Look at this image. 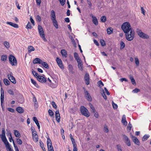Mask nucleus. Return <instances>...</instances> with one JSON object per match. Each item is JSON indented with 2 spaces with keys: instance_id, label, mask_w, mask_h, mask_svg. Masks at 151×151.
Instances as JSON below:
<instances>
[{
  "instance_id": "nucleus-1",
  "label": "nucleus",
  "mask_w": 151,
  "mask_h": 151,
  "mask_svg": "<svg viewBox=\"0 0 151 151\" xmlns=\"http://www.w3.org/2000/svg\"><path fill=\"white\" fill-rule=\"evenodd\" d=\"M121 28L124 33L129 32L131 30H133L130 23L126 22L123 24L121 26Z\"/></svg>"
},
{
  "instance_id": "nucleus-2",
  "label": "nucleus",
  "mask_w": 151,
  "mask_h": 151,
  "mask_svg": "<svg viewBox=\"0 0 151 151\" xmlns=\"http://www.w3.org/2000/svg\"><path fill=\"white\" fill-rule=\"evenodd\" d=\"M125 33L126 38L128 41H131L132 40L134 37V32L133 30Z\"/></svg>"
},
{
  "instance_id": "nucleus-3",
  "label": "nucleus",
  "mask_w": 151,
  "mask_h": 151,
  "mask_svg": "<svg viewBox=\"0 0 151 151\" xmlns=\"http://www.w3.org/2000/svg\"><path fill=\"white\" fill-rule=\"evenodd\" d=\"M136 32L138 36L141 38L144 39H148L149 38V36L142 32L140 29H137L136 30Z\"/></svg>"
},
{
  "instance_id": "nucleus-4",
  "label": "nucleus",
  "mask_w": 151,
  "mask_h": 151,
  "mask_svg": "<svg viewBox=\"0 0 151 151\" xmlns=\"http://www.w3.org/2000/svg\"><path fill=\"white\" fill-rule=\"evenodd\" d=\"M81 111L82 114L88 117L90 114L88 110L83 106L81 107Z\"/></svg>"
},
{
  "instance_id": "nucleus-5",
  "label": "nucleus",
  "mask_w": 151,
  "mask_h": 151,
  "mask_svg": "<svg viewBox=\"0 0 151 151\" xmlns=\"http://www.w3.org/2000/svg\"><path fill=\"white\" fill-rule=\"evenodd\" d=\"M9 60L10 63L12 65H16L17 64V60L15 58L13 55H11L9 56Z\"/></svg>"
},
{
  "instance_id": "nucleus-6",
  "label": "nucleus",
  "mask_w": 151,
  "mask_h": 151,
  "mask_svg": "<svg viewBox=\"0 0 151 151\" xmlns=\"http://www.w3.org/2000/svg\"><path fill=\"white\" fill-rule=\"evenodd\" d=\"M47 144L48 151H54L51 140L50 138H47Z\"/></svg>"
},
{
  "instance_id": "nucleus-7",
  "label": "nucleus",
  "mask_w": 151,
  "mask_h": 151,
  "mask_svg": "<svg viewBox=\"0 0 151 151\" xmlns=\"http://www.w3.org/2000/svg\"><path fill=\"white\" fill-rule=\"evenodd\" d=\"M122 136L123 137V139L125 143L127 146H130L131 145L130 142L128 137L124 134H122Z\"/></svg>"
},
{
  "instance_id": "nucleus-8",
  "label": "nucleus",
  "mask_w": 151,
  "mask_h": 151,
  "mask_svg": "<svg viewBox=\"0 0 151 151\" xmlns=\"http://www.w3.org/2000/svg\"><path fill=\"white\" fill-rule=\"evenodd\" d=\"M8 77L10 81L14 84L16 83V81L14 78L12 76V73H11L8 75Z\"/></svg>"
},
{
  "instance_id": "nucleus-9",
  "label": "nucleus",
  "mask_w": 151,
  "mask_h": 151,
  "mask_svg": "<svg viewBox=\"0 0 151 151\" xmlns=\"http://www.w3.org/2000/svg\"><path fill=\"white\" fill-rule=\"evenodd\" d=\"M84 93L85 94V96L87 98V99L89 101H92V99L88 92L85 89L84 90Z\"/></svg>"
},
{
  "instance_id": "nucleus-10",
  "label": "nucleus",
  "mask_w": 151,
  "mask_h": 151,
  "mask_svg": "<svg viewBox=\"0 0 151 151\" xmlns=\"http://www.w3.org/2000/svg\"><path fill=\"white\" fill-rule=\"evenodd\" d=\"M37 80L40 82L42 83L45 82L46 79L45 78L42 76H39L37 77Z\"/></svg>"
},
{
  "instance_id": "nucleus-11",
  "label": "nucleus",
  "mask_w": 151,
  "mask_h": 151,
  "mask_svg": "<svg viewBox=\"0 0 151 151\" xmlns=\"http://www.w3.org/2000/svg\"><path fill=\"white\" fill-rule=\"evenodd\" d=\"M84 79L86 84L87 85H88L89 83V76L88 73H86L84 76Z\"/></svg>"
},
{
  "instance_id": "nucleus-12",
  "label": "nucleus",
  "mask_w": 151,
  "mask_h": 151,
  "mask_svg": "<svg viewBox=\"0 0 151 151\" xmlns=\"http://www.w3.org/2000/svg\"><path fill=\"white\" fill-rule=\"evenodd\" d=\"M56 61L60 67L61 69H63L64 68V66L63 65L62 62L61 60L57 57L56 58Z\"/></svg>"
},
{
  "instance_id": "nucleus-13",
  "label": "nucleus",
  "mask_w": 151,
  "mask_h": 151,
  "mask_svg": "<svg viewBox=\"0 0 151 151\" xmlns=\"http://www.w3.org/2000/svg\"><path fill=\"white\" fill-rule=\"evenodd\" d=\"M132 139L135 144L138 145H139V142L136 137L132 136Z\"/></svg>"
},
{
  "instance_id": "nucleus-14",
  "label": "nucleus",
  "mask_w": 151,
  "mask_h": 151,
  "mask_svg": "<svg viewBox=\"0 0 151 151\" xmlns=\"http://www.w3.org/2000/svg\"><path fill=\"white\" fill-rule=\"evenodd\" d=\"M55 114L56 119L58 122H60V117L59 111L57 110L55 112Z\"/></svg>"
},
{
  "instance_id": "nucleus-15",
  "label": "nucleus",
  "mask_w": 151,
  "mask_h": 151,
  "mask_svg": "<svg viewBox=\"0 0 151 151\" xmlns=\"http://www.w3.org/2000/svg\"><path fill=\"white\" fill-rule=\"evenodd\" d=\"M51 19L52 20L56 19L55 12L53 10H52L51 12Z\"/></svg>"
},
{
  "instance_id": "nucleus-16",
  "label": "nucleus",
  "mask_w": 151,
  "mask_h": 151,
  "mask_svg": "<svg viewBox=\"0 0 151 151\" xmlns=\"http://www.w3.org/2000/svg\"><path fill=\"white\" fill-rule=\"evenodd\" d=\"M42 62V60L40 58H36L33 61V63L34 64L39 63L40 64Z\"/></svg>"
},
{
  "instance_id": "nucleus-17",
  "label": "nucleus",
  "mask_w": 151,
  "mask_h": 151,
  "mask_svg": "<svg viewBox=\"0 0 151 151\" xmlns=\"http://www.w3.org/2000/svg\"><path fill=\"white\" fill-rule=\"evenodd\" d=\"M122 123L125 126L127 125V122L126 119V116L125 115H123L122 120Z\"/></svg>"
},
{
  "instance_id": "nucleus-18",
  "label": "nucleus",
  "mask_w": 151,
  "mask_h": 151,
  "mask_svg": "<svg viewBox=\"0 0 151 151\" xmlns=\"http://www.w3.org/2000/svg\"><path fill=\"white\" fill-rule=\"evenodd\" d=\"M77 63L78 64V68L80 70H83V65L82 63V61L81 60L80 61H78Z\"/></svg>"
},
{
  "instance_id": "nucleus-19",
  "label": "nucleus",
  "mask_w": 151,
  "mask_h": 151,
  "mask_svg": "<svg viewBox=\"0 0 151 151\" xmlns=\"http://www.w3.org/2000/svg\"><path fill=\"white\" fill-rule=\"evenodd\" d=\"M33 120L34 121L35 123L37 125L38 127V128L39 129H40V124L38 122V121L37 119V118L36 117H33Z\"/></svg>"
},
{
  "instance_id": "nucleus-20",
  "label": "nucleus",
  "mask_w": 151,
  "mask_h": 151,
  "mask_svg": "<svg viewBox=\"0 0 151 151\" xmlns=\"http://www.w3.org/2000/svg\"><path fill=\"white\" fill-rule=\"evenodd\" d=\"M6 23L7 24H9L14 28H18V25L17 24L13 23L11 22H7Z\"/></svg>"
},
{
  "instance_id": "nucleus-21",
  "label": "nucleus",
  "mask_w": 151,
  "mask_h": 151,
  "mask_svg": "<svg viewBox=\"0 0 151 151\" xmlns=\"http://www.w3.org/2000/svg\"><path fill=\"white\" fill-rule=\"evenodd\" d=\"M92 22L93 23L96 25H97L98 24V22L96 18L93 16L92 17Z\"/></svg>"
},
{
  "instance_id": "nucleus-22",
  "label": "nucleus",
  "mask_w": 151,
  "mask_h": 151,
  "mask_svg": "<svg viewBox=\"0 0 151 151\" xmlns=\"http://www.w3.org/2000/svg\"><path fill=\"white\" fill-rule=\"evenodd\" d=\"M33 139L34 141L35 142H37L38 140V137L37 135V133H35V135L34 134H32Z\"/></svg>"
},
{
  "instance_id": "nucleus-23",
  "label": "nucleus",
  "mask_w": 151,
  "mask_h": 151,
  "mask_svg": "<svg viewBox=\"0 0 151 151\" xmlns=\"http://www.w3.org/2000/svg\"><path fill=\"white\" fill-rule=\"evenodd\" d=\"M40 36L42 38L43 40L45 41H46L45 37V35L44 33V31H41L39 32Z\"/></svg>"
},
{
  "instance_id": "nucleus-24",
  "label": "nucleus",
  "mask_w": 151,
  "mask_h": 151,
  "mask_svg": "<svg viewBox=\"0 0 151 151\" xmlns=\"http://www.w3.org/2000/svg\"><path fill=\"white\" fill-rule=\"evenodd\" d=\"M16 111L19 113H22L24 112V110L22 107H19L16 109Z\"/></svg>"
},
{
  "instance_id": "nucleus-25",
  "label": "nucleus",
  "mask_w": 151,
  "mask_h": 151,
  "mask_svg": "<svg viewBox=\"0 0 151 151\" xmlns=\"http://www.w3.org/2000/svg\"><path fill=\"white\" fill-rule=\"evenodd\" d=\"M61 52L62 56L63 57L66 58L67 57V53L66 51L64 49L61 50Z\"/></svg>"
},
{
  "instance_id": "nucleus-26",
  "label": "nucleus",
  "mask_w": 151,
  "mask_h": 151,
  "mask_svg": "<svg viewBox=\"0 0 151 151\" xmlns=\"http://www.w3.org/2000/svg\"><path fill=\"white\" fill-rule=\"evenodd\" d=\"M14 133L15 136L17 137H20L21 135L19 132L16 130H14Z\"/></svg>"
},
{
  "instance_id": "nucleus-27",
  "label": "nucleus",
  "mask_w": 151,
  "mask_h": 151,
  "mask_svg": "<svg viewBox=\"0 0 151 151\" xmlns=\"http://www.w3.org/2000/svg\"><path fill=\"white\" fill-rule=\"evenodd\" d=\"M53 23V24L54 27L58 29V25L57 21L55 19L52 20Z\"/></svg>"
},
{
  "instance_id": "nucleus-28",
  "label": "nucleus",
  "mask_w": 151,
  "mask_h": 151,
  "mask_svg": "<svg viewBox=\"0 0 151 151\" xmlns=\"http://www.w3.org/2000/svg\"><path fill=\"white\" fill-rule=\"evenodd\" d=\"M39 143L40 144V146L42 148V150L43 151H46L45 148L44 147V145L43 143L40 140L39 141Z\"/></svg>"
},
{
  "instance_id": "nucleus-29",
  "label": "nucleus",
  "mask_w": 151,
  "mask_h": 151,
  "mask_svg": "<svg viewBox=\"0 0 151 151\" xmlns=\"http://www.w3.org/2000/svg\"><path fill=\"white\" fill-rule=\"evenodd\" d=\"M74 56L75 57V58L76 60H77V62L78 61H80L81 60L80 58L78 57V54L76 52H74Z\"/></svg>"
},
{
  "instance_id": "nucleus-30",
  "label": "nucleus",
  "mask_w": 151,
  "mask_h": 151,
  "mask_svg": "<svg viewBox=\"0 0 151 151\" xmlns=\"http://www.w3.org/2000/svg\"><path fill=\"white\" fill-rule=\"evenodd\" d=\"M4 44L5 47L7 49H8L10 47L9 43L7 41H5L4 42Z\"/></svg>"
},
{
  "instance_id": "nucleus-31",
  "label": "nucleus",
  "mask_w": 151,
  "mask_h": 151,
  "mask_svg": "<svg viewBox=\"0 0 151 151\" xmlns=\"http://www.w3.org/2000/svg\"><path fill=\"white\" fill-rule=\"evenodd\" d=\"M42 65L45 68H49V66L48 64L45 62H42L41 63Z\"/></svg>"
},
{
  "instance_id": "nucleus-32",
  "label": "nucleus",
  "mask_w": 151,
  "mask_h": 151,
  "mask_svg": "<svg viewBox=\"0 0 151 151\" xmlns=\"http://www.w3.org/2000/svg\"><path fill=\"white\" fill-rule=\"evenodd\" d=\"M129 78L131 80L132 83L133 85H134L136 84L135 80L133 78V77L132 76H130Z\"/></svg>"
},
{
  "instance_id": "nucleus-33",
  "label": "nucleus",
  "mask_w": 151,
  "mask_h": 151,
  "mask_svg": "<svg viewBox=\"0 0 151 151\" xmlns=\"http://www.w3.org/2000/svg\"><path fill=\"white\" fill-rule=\"evenodd\" d=\"M31 80L32 83L35 86H36L37 88H38L39 86L37 83L34 80L32 79H31Z\"/></svg>"
},
{
  "instance_id": "nucleus-34",
  "label": "nucleus",
  "mask_w": 151,
  "mask_h": 151,
  "mask_svg": "<svg viewBox=\"0 0 151 151\" xmlns=\"http://www.w3.org/2000/svg\"><path fill=\"white\" fill-rule=\"evenodd\" d=\"M28 50L29 52H30L31 51H34L35 48L33 46H29L28 47Z\"/></svg>"
},
{
  "instance_id": "nucleus-35",
  "label": "nucleus",
  "mask_w": 151,
  "mask_h": 151,
  "mask_svg": "<svg viewBox=\"0 0 151 151\" xmlns=\"http://www.w3.org/2000/svg\"><path fill=\"white\" fill-rule=\"evenodd\" d=\"M101 22H104L106 21V18L105 16H102L100 18Z\"/></svg>"
},
{
  "instance_id": "nucleus-36",
  "label": "nucleus",
  "mask_w": 151,
  "mask_h": 151,
  "mask_svg": "<svg viewBox=\"0 0 151 151\" xmlns=\"http://www.w3.org/2000/svg\"><path fill=\"white\" fill-rule=\"evenodd\" d=\"M32 72L33 74L35 77L37 78V77L39 76L38 74L34 70H32Z\"/></svg>"
},
{
  "instance_id": "nucleus-37",
  "label": "nucleus",
  "mask_w": 151,
  "mask_h": 151,
  "mask_svg": "<svg viewBox=\"0 0 151 151\" xmlns=\"http://www.w3.org/2000/svg\"><path fill=\"white\" fill-rule=\"evenodd\" d=\"M7 56L6 55H2L1 56V60L2 61H5L6 60Z\"/></svg>"
},
{
  "instance_id": "nucleus-38",
  "label": "nucleus",
  "mask_w": 151,
  "mask_h": 151,
  "mask_svg": "<svg viewBox=\"0 0 151 151\" xmlns=\"http://www.w3.org/2000/svg\"><path fill=\"white\" fill-rule=\"evenodd\" d=\"M4 84L6 85H8L10 84V82L8 80L6 79H4Z\"/></svg>"
},
{
  "instance_id": "nucleus-39",
  "label": "nucleus",
  "mask_w": 151,
  "mask_h": 151,
  "mask_svg": "<svg viewBox=\"0 0 151 151\" xmlns=\"http://www.w3.org/2000/svg\"><path fill=\"white\" fill-rule=\"evenodd\" d=\"M101 93L102 94V96L104 98V99H107V97L106 95L105 94L104 91V90H102L101 92Z\"/></svg>"
},
{
  "instance_id": "nucleus-40",
  "label": "nucleus",
  "mask_w": 151,
  "mask_h": 151,
  "mask_svg": "<svg viewBox=\"0 0 151 151\" xmlns=\"http://www.w3.org/2000/svg\"><path fill=\"white\" fill-rule=\"evenodd\" d=\"M149 137V135H145L142 138V140L143 141H146Z\"/></svg>"
},
{
  "instance_id": "nucleus-41",
  "label": "nucleus",
  "mask_w": 151,
  "mask_h": 151,
  "mask_svg": "<svg viewBox=\"0 0 151 151\" xmlns=\"http://www.w3.org/2000/svg\"><path fill=\"white\" fill-rule=\"evenodd\" d=\"M134 60L136 65L138 66L139 64L138 59L137 57H135L134 58Z\"/></svg>"
},
{
  "instance_id": "nucleus-42",
  "label": "nucleus",
  "mask_w": 151,
  "mask_h": 151,
  "mask_svg": "<svg viewBox=\"0 0 151 151\" xmlns=\"http://www.w3.org/2000/svg\"><path fill=\"white\" fill-rule=\"evenodd\" d=\"M89 106H90L91 108V111L92 112H94L95 110V109L94 107L90 103H89Z\"/></svg>"
},
{
  "instance_id": "nucleus-43",
  "label": "nucleus",
  "mask_w": 151,
  "mask_h": 151,
  "mask_svg": "<svg viewBox=\"0 0 151 151\" xmlns=\"http://www.w3.org/2000/svg\"><path fill=\"white\" fill-rule=\"evenodd\" d=\"M49 114L51 116H52L54 115L53 111L49 109L48 111Z\"/></svg>"
},
{
  "instance_id": "nucleus-44",
  "label": "nucleus",
  "mask_w": 151,
  "mask_h": 151,
  "mask_svg": "<svg viewBox=\"0 0 151 151\" xmlns=\"http://www.w3.org/2000/svg\"><path fill=\"white\" fill-rule=\"evenodd\" d=\"M111 28H109L107 29V33L108 34H111V33L112 32L113 29H111Z\"/></svg>"
},
{
  "instance_id": "nucleus-45",
  "label": "nucleus",
  "mask_w": 151,
  "mask_h": 151,
  "mask_svg": "<svg viewBox=\"0 0 151 151\" xmlns=\"http://www.w3.org/2000/svg\"><path fill=\"white\" fill-rule=\"evenodd\" d=\"M1 138L2 140V141L4 142H8L7 140L6 139V136H5V137H3V136H1Z\"/></svg>"
},
{
  "instance_id": "nucleus-46",
  "label": "nucleus",
  "mask_w": 151,
  "mask_h": 151,
  "mask_svg": "<svg viewBox=\"0 0 151 151\" xmlns=\"http://www.w3.org/2000/svg\"><path fill=\"white\" fill-rule=\"evenodd\" d=\"M4 94H1V106H2V104L3 103V102L4 101Z\"/></svg>"
},
{
  "instance_id": "nucleus-47",
  "label": "nucleus",
  "mask_w": 151,
  "mask_h": 151,
  "mask_svg": "<svg viewBox=\"0 0 151 151\" xmlns=\"http://www.w3.org/2000/svg\"><path fill=\"white\" fill-rule=\"evenodd\" d=\"M100 43L101 45L102 46H104L106 45V43L103 40H101L100 41Z\"/></svg>"
},
{
  "instance_id": "nucleus-48",
  "label": "nucleus",
  "mask_w": 151,
  "mask_h": 151,
  "mask_svg": "<svg viewBox=\"0 0 151 151\" xmlns=\"http://www.w3.org/2000/svg\"><path fill=\"white\" fill-rule=\"evenodd\" d=\"M16 139L17 142V143L19 145L22 144V142L21 139L18 138H17Z\"/></svg>"
},
{
  "instance_id": "nucleus-49",
  "label": "nucleus",
  "mask_w": 151,
  "mask_h": 151,
  "mask_svg": "<svg viewBox=\"0 0 151 151\" xmlns=\"http://www.w3.org/2000/svg\"><path fill=\"white\" fill-rule=\"evenodd\" d=\"M120 49H123L124 47H125V44L122 41L120 43Z\"/></svg>"
},
{
  "instance_id": "nucleus-50",
  "label": "nucleus",
  "mask_w": 151,
  "mask_h": 151,
  "mask_svg": "<svg viewBox=\"0 0 151 151\" xmlns=\"http://www.w3.org/2000/svg\"><path fill=\"white\" fill-rule=\"evenodd\" d=\"M60 1V2L61 4V5L62 6H63L64 5L65 2V0H58Z\"/></svg>"
},
{
  "instance_id": "nucleus-51",
  "label": "nucleus",
  "mask_w": 151,
  "mask_h": 151,
  "mask_svg": "<svg viewBox=\"0 0 151 151\" xmlns=\"http://www.w3.org/2000/svg\"><path fill=\"white\" fill-rule=\"evenodd\" d=\"M38 29L39 32L43 31V29L41 25H39L38 26Z\"/></svg>"
},
{
  "instance_id": "nucleus-52",
  "label": "nucleus",
  "mask_w": 151,
  "mask_h": 151,
  "mask_svg": "<svg viewBox=\"0 0 151 151\" xmlns=\"http://www.w3.org/2000/svg\"><path fill=\"white\" fill-rule=\"evenodd\" d=\"M26 28L27 29H31L32 28V27L31 26V24L29 22H28L27 25L26 26Z\"/></svg>"
},
{
  "instance_id": "nucleus-53",
  "label": "nucleus",
  "mask_w": 151,
  "mask_h": 151,
  "mask_svg": "<svg viewBox=\"0 0 151 151\" xmlns=\"http://www.w3.org/2000/svg\"><path fill=\"white\" fill-rule=\"evenodd\" d=\"M112 104L114 109H116L117 108V105L114 103L113 101H112Z\"/></svg>"
},
{
  "instance_id": "nucleus-54",
  "label": "nucleus",
  "mask_w": 151,
  "mask_h": 151,
  "mask_svg": "<svg viewBox=\"0 0 151 151\" xmlns=\"http://www.w3.org/2000/svg\"><path fill=\"white\" fill-rule=\"evenodd\" d=\"M1 136H3V137H5V129L4 128H3L2 129V134H1Z\"/></svg>"
},
{
  "instance_id": "nucleus-55",
  "label": "nucleus",
  "mask_w": 151,
  "mask_h": 151,
  "mask_svg": "<svg viewBox=\"0 0 151 151\" xmlns=\"http://www.w3.org/2000/svg\"><path fill=\"white\" fill-rule=\"evenodd\" d=\"M73 151H77L78 149L77 147V145L76 144L73 145Z\"/></svg>"
},
{
  "instance_id": "nucleus-56",
  "label": "nucleus",
  "mask_w": 151,
  "mask_h": 151,
  "mask_svg": "<svg viewBox=\"0 0 151 151\" xmlns=\"http://www.w3.org/2000/svg\"><path fill=\"white\" fill-rule=\"evenodd\" d=\"M116 147L118 151H122V150L121 149V147L120 145H116Z\"/></svg>"
},
{
  "instance_id": "nucleus-57",
  "label": "nucleus",
  "mask_w": 151,
  "mask_h": 151,
  "mask_svg": "<svg viewBox=\"0 0 151 151\" xmlns=\"http://www.w3.org/2000/svg\"><path fill=\"white\" fill-rule=\"evenodd\" d=\"M51 104L52 106V107L54 108L55 109H56L57 108V106L56 104H55V103L54 101H52V102Z\"/></svg>"
},
{
  "instance_id": "nucleus-58",
  "label": "nucleus",
  "mask_w": 151,
  "mask_h": 151,
  "mask_svg": "<svg viewBox=\"0 0 151 151\" xmlns=\"http://www.w3.org/2000/svg\"><path fill=\"white\" fill-rule=\"evenodd\" d=\"M140 91V90L137 88H135L132 91V92L134 93H137Z\"/></svg>"
},
{
  "instance_id": "nucleus-59",
  "label": "nucleus",
  "mask_w": 151,
  "mask_h": 151,
  "mask_svg": "<svg viewBox=\"0 0 151 151\" xmlns=\"http://www.w3.org/2000/svg\"><path fill=\"white\" fill-rule=\"evenodd\" d=\"M69 70L70 72L73 71V67L72 65H68Z\"/></svg>"
},
{
  "instance_id": "nucleus-60",
  "label": "nucleus",
  "mask_w": 151,
  "mask_h": 151,
  "mask_svg": "<svg viewBox=\"0 0 151 151\" xmlns=\"http://www.w3.org/2000/svg\"><path fill=\"white\" fill-rule=\"evenodd\" d=\"M36 19L38 22H40L41 21V17L39 15H37L36 16Z\"/></svg>"
},
{
  "instance_id": "nucleus-61",
  "label": "nucleus",
  "mask_w": 151,
  "mask_h": 151,
  "mask_svg": "<svg viewBox=\"0 0 151 151\" xmlns=\"http://www.w3.org/2000/svg\"><path fill=\"white\" fill-rule=\"evenodd\" d=\"M8 92L10 95H14V92L11 89H9L8 91Z\"/></svg>"
},
{
  "instance_id": "nucleus-62",
  "label": "nucleus",
  "mask_w": 151,
  "mask_h": 151,
  "mask_svg": "<svg viewBox=\"0 0 151 151\" xmlns=\"http://www.w3.org/2000/svg\"><path fill=\"white\" fill-rule=\"evenodd\" d=\"M131 127H132V124L130 123V122H129L128 124V126H127V129H129V130H130Z\"/></svg>"
},
{
  "instance_id": "nucleus-63",
  "label": "nucleus",
  "mask_w": 151,
  "mask_h": 151,
  "mask_svg": "<svg viewBox=\"0 0 151 151\" xmlns=\"http://www.w3.org/2000/svg\"><path fill=\"white\" fill-rule=\"evenodd\" d=\"M94 113V115L96 117L98 118L99 116V115L98 113L95 110L94 112H93Z\"/></svg>"
},
{
  "instance_id": "nucleus-64",
  "label": "nucleus",
  "mask_w": 151,
  "mask_h": 151,
  "mask_svg": "<svg viewBox=\"0 0 151 151\" xmlns=\"http://www.w3.org/2000/svg\"><path fill=\"white\" fill-rule=\"evenodd\" d=\"M4 144L5 145L7 149L8 148H9V147H10L9 144L8 142L6 143L5 142Z\"/></svg>"
}]
</instances>
